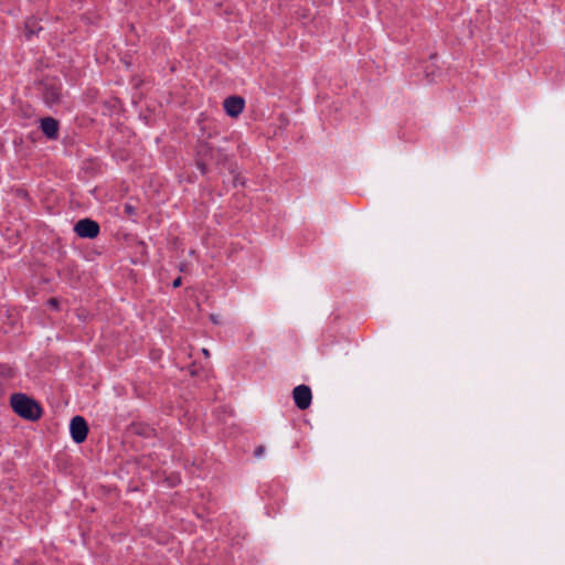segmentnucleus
I'll return each instance as SVG.
<instances>
[{
  "label": "nucleus",
  "mask_w": 565,
  "mask_h": 565,
  "mask_svg": "<svg viewBox=\"0 0 565 565\" xmlns=\"http://www.w3.org/2000/svg\"><path fill=\"white\" fill-rule=\"evenodd\" d=\"M180 285H181V278H180V277H178L177 279H174V280H173L172 286H173L174 288H177V287H179Z\"/></svg>",
  "instance_id": "obj_11"
},
{
  "label": "nucleus",
  "mask_w": 565,
  "mask_h": 565,
  "mask_svg": "<svg viewBox=\"0 0 565 565\" xmlns=\"http://www.w3.org/2000/svg\"><path fill=\"white\" fill-rule=\"evenodd\" d=\"M74 231L82 238H95L99 234V225L90 218H83L75 224Z\"/></svg>",
  "instance_id": "obj_2"
},
{
  "label": "nucleus",
  "mask_w": 565,
  "mask_h": 565,
  "mask_svg": "<svg viewBox=\"0 0 565 565\" xmlns=\"http://www.w3.org/2000/svg\"><path fill=\"white\" fill-rule=\"evenodd\" d=\"M265 454V447L264 446H258L255 451H254V455L255 457L257 458H260L263 455Z\"/></svg>",
  "instance_id": "obj_9"
},
{
  "label": "nucleus",
  "mask_w": 565,
  "mask_h": 565,
  "mask_svg": "<svg viewBox=\"0 0 565 565\" xmlns=\"http://www.w3.org/2000/svg\"><path fill=\"white\" fill-rule=\"evenodd\" d=\"M202 353H203L206 358H209V356H210V352H209V350H207V349H202Z\"/></svg>",
  "instance_id": "obj_12"
},
{
  "label": "nucleus",
  "mask_w": 565,
  "mask_h": 565,
  "mask_svg": "<svg viewBox=\"0 0 565 565\" xmlns=\"http://www.w3.org/2000/svg\"><path fill=\"white\" fill-rule=\"evenodd\" d=\"M10 405L13 412L23 419L35 422L42 415V407L32 397L15 393L10 397Z\"/></svg>",
  "instance_id": "obj_1"
},
{
  "label": "nucleus",
  "mask_w": 565,
  "mask_h": 565,
  "mask_svg": "<svg viewBox=\"0 0 565 565\" xmlns=\"http://www.w3.org/2000/svg\"><path fill=\"white\" fill-rule=\"evenodd\" d=\"M50 303H52V305H54V306H55L56 301H55L54 299H51V300H50Z\"/></svg>",
  "instance_id": "obj_13"
},
{
  "label": "nucleus",
  "mask_w": 565,
  "mask_h": 565,
  "mask_svg": "<svg viewBox=\"0 0 565 565\" xmlns=\"http://www.w3.org/2000/svg\"><path fill=\"white\" fill-rule=\"evenodd\" d=\"M125 211H126V213H127V214H129V215H131V214H134V213H135V209H134V206H132V205H130V204H126V206H125Z\"/></svg>",
  "instance_id": "obj_10"
},
{
  "label": "nucleus",
  "mask_w": 565,
  "mask_h": 565,
  "mask_svg": "<svg viewBox=\"0 0 565 565\" xmlns=\"http://www.w3.org/2000/svg\"><path fill=\"white\" fill-rule=\"evenodd\" d=\"M70 431L72 439L76 444L83 443L86 439L88 433L86 420L82 416L73 417L70 424Z\"/></svg>",
  "instance_id": "obj_3"
},
{
  "label": "nucleus",
  "mask_w": 565,
  "mask_h": 565,
  "mask_svg": "<svg viewBox=\"0 0 565 565\" xmlns=\"http://www.w3.org/2000/svg\"><path fill=\"white\" fill-rule=\"evenodd\" d=\"M292 398L299 409H307L312 401L310 387L303 384L296 386L292 391Z\"/></svg>",
  "instance_id": "obj_4"
},
{
  "label": "nucleus",
  "mask_w": 565,
  "mask_h": 565,
  "mask_svg": "<svg viewBox=\"0 0 565 565\" xmlns=\"http://www.w3.org/2000/svg\"><path fill=\"white\" fill-rule=\"evenodd\" d=\"M244 106V99L238 96H231L224 100V109L226 114L233 118H236L242 114Z\"/></svg>",
  "instance_id": "obj_5"
},
{
  "label": "nucleus",
  "mask_w": 565,
  "mask_h": 565,
  "mask_svg": "<svg viewBox=\"0 0 565 565\" xmlns=\"http://www.w3.org/2000/svg\"><path fill=\"white\" fill-rule=\"evenodd\" d=\"M14 376V370L8 364H0V377L10 380Z\"/></svg>",
  "instance_id": "obj_7"
},
{
  "label": "nucleus",
  "mask_w": 565,
  "mask_h": 565,
  "mask_svg": "<svg viewBox=\"0 0 565 565\" xmlns=\"http://www.w3.org/2000/svg\"><path fill=\"white\" fill-rule=\"evenodd\" d=\"M58 93L57 90L53 89V90H47L46 94H45V100L47 104H54L55 102L58 100Z\"/></svg>",
  "instance_id": "obj_8"
},
{
  "label": "nucleus",
  "mask_w": 565,
  "mask_h": 565,
  "mask_svg": "<svg viewBox=\"0 0 565 565\" xmlns=\"http://www.w3.org/2000/svg\"><path fill=\"white\" fill-rule=\"evenodd\" d=\"M41 130L50 139L58 136V122L54 118L46 117L41 120Z\"/></svg>",
  "instance_id": "obj_6"
}]
</instances>
